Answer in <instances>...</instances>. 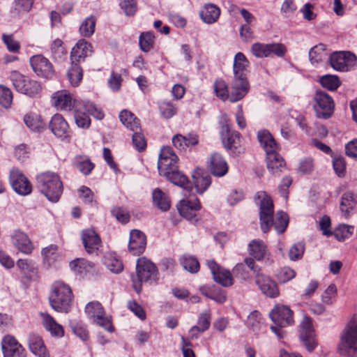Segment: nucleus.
Instances as JSON below:
<instances>
[{"instance_id": "obj_1", "label": "nucleus", "mask_w": 357, "mask_h": 357, "mask_svg": "<svg viewBox=\"0 0 357 357\" xmlns=\"http://www.w3.org/2000/svg\"><path fill=\"white\" fill-rule=\"evenodd\" d=\"M255 200L259 208L260 227L264 233H268L273 226L279 234L286 231L289 218L287 213L279 211L274 218V204L272 197L265 191L257 192Z\"/></svg>"}, {"instance_id": "obj_2", "label": "nucleus", "mask_w": 357, "mask_h": 357, "mask_svg": "<svg viewBox=\"0 0 357 357\" xmlns=\"http://www.w3.org/2000/svg\"><path fill=\"white\" fill-rule=\"evenodd\" d=\"M249 61L245 55L238 52L234 60V77L231 83L230 102H235L243 99L248 93L250 84L245 74Z\"/></svg>"}, {"instance_id": "obj_3", "label": "nucleus", "mask_w": 357, "mask_h": 357, "mask_svg": "<svg viewBox=\"0 0 357 357\" xmlns=\"http://www.w3.org/2000/svg\"><path fill=\"white\" fill-rule=\"evenodd\" d=\"M74 300L73 290L69 284L62 280L55 281L51 287L49 303L57 312L68 313Z\"/></svg>"}, {"instance_id": "obj_4", "label": "nucleus", "mask_w": 357, "mask_h": 357, "mask_svg": "<svg viewBox=\"0 0 357 357\" xmlns=\"http://www.w3.org/2000/svg\"><path fill=\"white\" fill-rule=\"evenodd\" d=\"M36 187L48 200L57 202L63 191V182L59 175L55 172L47 171L36 176Z\"/></svg>"}, {"instance_id": "obj_5", "label": "nucleus", "mask_w": 357, "mask_h": 357, "mask_svg": "<svg viewBox=\"0 0 357 357\" xmlns=\"http://www.w3.org/2000/svg\"><path fill=\"white\" fill-rule=\"evenodd\" d=\"M268 317L273 322L271 329L279 339L286 336L284 328L295 324L294 312L288 305L276 303L269 312Z\"/></svg>"}, {"instance_id": "obj_6", "label": "nucleus", "mask_w": 357, "mask_h": 357, "mask_svg": "<svg viewBox=\"0 0 357 357\" xmlns=\"http://www.w3.org/2000/svg\"><path fill=\"white\" fill-rule=\"evenodd\" d=\"M339 353L347 357L357 356V315L354 314L340 335Z\"/></svg>"}, {"instance_id": "obj_7", "label": "nucleus", "mask_w": 357, "mask_h": 357, "mask_svg": "<svg viewBox=\"0 0 357 357\" xmlns=\"http://www.w3.org/2000/svg\"><path fill=\"white\" fill-rule=\"evenodd\" d=\"M202 208L201 202L196 195L190 199H183L176 204L179 215L192 224H197L201 220L199 211Z\"/></svg>"}, {"instance_id": "obj_8", "label": "nucleus", "mask_w": 357, "mask_h": 357, "mask_svg": "<svg viewBox=\"0 0 357 357\" xmlns=\"http://www.w3.org/2000/svg\"><path fill=\"white\" fill-rule=\"evenodd\" d=\"M135 272L140 282L158 279V270L156 265L146 257H139L137 260Z\"/></svg>"}, {"instance_id": "obj_9", "label": "nucleus", "mask_w": 357, "mask_h": 357, "mask_svg": "<svg viewBox=\"0 0 357 357\" xmlns=\"http://www.w3.org/2000/svg\"><path fill=\"white\" fill-rule=\"evenodd\" d=\"M178 167V158L170 146H163L159 155L158 169L163 176Z\"/></svg>"}, {"instance_id": "obj_10", "label": "nucleus", "mask_w": 357, "mask_h": 357, "mask_svg": "<svg viewBox=\"0 0 357 357\" xmlns=\"http://www.w3.org/2000/svg\"><path fill=\"white\" fill-rule=\"evenodd\" d=\"M9 181L13 190L18 195L26 196L31 193L33 186L28 178L17 168L11 169Z\"/></svg>"}, {"instance_id": "obj_11", "label": "nucleus", "mask_w": 357, "mask_h": 357, "mask_svg": "<svg viewBox=\"0 0 357 357\" xmlns=\"http://www.w3.org/2000/svg\"><path fill=\"white\" fill-rule=\"evenodd\" d=\"M255 281L259 289L265 296L276 298L280 296V291L277 282L271 276L258 273L255 275Z\"/></svg>"}, {"instance_id": "obj_12", "label": "nucleus", "mask_w": 357, "mask_h": 357, "mask_svg": "<svg viewBox=\"0 0 357 357\" xmlns=\"http://www.w3.org/2000/svg\"><path fill=\"white\" fill-rule=\"evenodd\" d=\"M314 107L319 118L328 119L333 113L335 104L332 98L325 92L317 91L314 97Z\"/></svg>"}, {"instance_id": "obj_13", "label": "nucleus", "mask_w": 357, "mask_h": 357, "mask_svg": "<svg viewBox=\"0 0 357 357\" xmlns=\"http://www.w3.org/2000/svg\"><path fill=\"white\" fill-rule=\"evenodd\" d=\"M192 185L197 194L202 195L206 192L212 183V178L209 172L202 167H196L191 174Z\"/></svg>"}, {"instance_id": "obj_14", "label": "nucleus", "mask_w": 357, "mask_h": 357, "mask_svg": "<svg viewBox=\"0 0 357 357\" xmlns=\"http://www.w3.org/2000/svg\"><path fill=\"white\" fill-rule=\"evenodd\" d=\"M206 167L210 174L217 178L225 176L229 172V165L224 156L218 153H212L207 159Z\"/></svg>"}, {"instance_id": "obj_15", "label": "nucleus", "mask_w": 357, "mask_h": 357, "mask_svg": "<svg viewBox=\"0 0 357 357\" xmlns=\"http://www.w3.org/2000/svg\"><path fill=\"white\" fill-rule=\"evenodd\" d=\"M206 266L210 269L215 282L224 287H229L234 284V278L229 270L222 267L214 259L208 260Z\"/></svg>"}, {"instance_id": "obj_16", "label": "nucleus", "mask_w": 357, "mask_h": 357, "mask_svg": "<svg viewBox=\"0 0 357 357\" xmlns=\"http://www.w3.org/2000/svg\"><path fill=\"white\" fill-rule=\"evenodd\" d=\"M51 102L57 110L66 112L74 110L79 105L73 95L66 90L54 92L52 95Z\"/></svg>"}, {"instance_id": "obj_17", "label": "nucleus", "mask_w": 357, "mask_h": 357, "mask_svg": "<svg viewBox=\"0 0 357 357\" xmlns=\"http://www.w3.org/2000/svg\"><path fill=\"white\" fill-rule=\"evenodd\" d=\"M1 347L4 357H26L25 349L13 335H5Z\"/></svg>"}, {"instance_id": "obj_18", "label": "nucleus", "mask_w": 357, "mask_h": 357, "mask_svg": "<svg viewBox=\"0 0 357 357\" xmlns=\"http://www.w3.org/2000/svg\"><path fill=\"white\" fill-rule=\"evenodd\" d=\"M30 63L32 69L38 76L49 79L54 75L52 63L41 55L32 56Z\"/></svg>"}, {"instance_id": "obj_19", "label": "nucleus", "mask_w": 357, "mask_h": 357, "mask_svg": "<svg viewBox=\"0 0 357 357\" xmlns=\"http://www.w3.org/2000/svg\"><path fill=\"white\" fill-rule=\"evenodd\" d=\"M81 237L84 249L88 254H93L102 247L100 235L92 228L84 229Z\"/></svg>"}, {"instance_id": "obj_20", "label": "nucleus", "mask_w": 357, "mask_h": 357, "mask_svg": "<svg viewBox=\"0 0 357 357\" xmlns=\"http://www.w3.org/2000/svg\"><path fill=\"white\" fill-rule=\"evenodd\" d=\"M222 142L228 153L233 156L239 155L245 151L242 135H222Z\"/></svg>"}, {"instance_id": "obj_21", "label": "nucleus", "mask_w": 357, "mask_h": 357, "mask_svg": "<svg viewBox=\"0 0 357 357\" xmlns=\"http://www.w3.org/2000/svg\"><path fill=\"white\" fill-rule=\"evenodd\" d=\"M13 244L17 250L26 255L32 254L34 246L29 236L20 230L14 231L11 235Z\"/></svg>"}, {"instance_id": "obj_22", "label": "nucleus", "mask_w": 357, "mask_h": 357, "mask_svg": "<svg viewBox=\"0 0 357 357\" xmlns=\"http://www.w3.org/2000/svg\"><path fill=\"white\" fill-rule=\"evenodd\" d=\"M39 316L42 326L52 337L60 338L64 336L63 326L57 323L51 314L47 312H40Z\"/></svg>"}, {"instance_id": "obj_23", "label": "nucleus", "mask_w": 357, "mask_h": 357, "mask_svg": "<svg viewBox=\"0 0 357 357\" xmlns=\"http://www.w3.org/2000/svg\"><path fill=\"white\" fill-rule=\"evenodd\" d=\"M356 59V56L349 52H335L330 56L331 66L337 70L344 71Z\"/></svg>"}, {"instance_id": "obj_24", "label": "nucleus", "mask_w": 357, "mask_h": 357, "mask_svg": "<svg viewBox=\"0 0 357 357\" xmlns=\"http://www.w3.org/2000/svg\"><path fill=\"white\" fill-rule=\"evenodd\" d=\"M266 168L272 175H280L287 167L284 158L279 152L265 157Z\"/></svg>"}, {"instance_id": "obj_25", "label": "nucleus", "mask_w": 357, "mask_h": 357, "mask_svg": "<svg viewBox=\"0 0 357 357\" xmlns=\"http://www.w3.org/2000/svg\"><path fill=\"white\" fill-rule=\"evenodd\" d=\"M200 293L219 304H222L227 301V292L215 284H204L199 287Z\"/></svg>"}, {"instance_id": "obj_26", "label": "nucleus", "mask_w": 357, "mask_h": 357, "mask_svg": "<svg viewBox=\"0 0 357 357\" xmlns=\"http://www.w3.org/2000/svg\"><path fill=\"white\" fill-rule=\"evenodd\" d=\"M163 176L174 185L185 190L188 192H192V185L191 181L188 176L179 169L178 167Z\"/></svg>"}, {"instance_id": "obj_27", "label": "nucleus", "mask_w": 357, "mask_h": 357, "mask_svg": "<svg viewBox=\"0 0 357 357\" xmlns=\"http://www.w3.org/2000/svg\"><path fill=\"white\" fill-rule=\"evenodd\" d=\"M212 314L210 310H206L198 317L197 325L190 329L191 339H197L199 333L206 331L211 326Z\"/></svg>"}, {"instance_id": "obj_28", "label": "nucleus", "mask_w": 357, "mask_h": 357, "mask_svg": "<svg viewBox=\"0 0 357 357\" xmlns=\"http://www.w3.org/2000/svg\"><path fill=\"white\" fill-rule=\"evenodd\" d=\"M30 351L38 357H50L43 337L36 333H31L28 340Z\"/></svg>"}, {"instance_id": "obj_29", "label": "nucleus", "mask_w": 357, "mask_h": 357, "mask_svg": "<svg viewBox=\"0 0 357 357\" xmlns=\"http://www.w3.org/2000/svg\"><path fill=\"white\" fill-rule=\"evenodd\" d=\"M92 52L91 45L84 39L79 40L70 53L72 63H79Z\"/></svg>"}, {"instance_id": "obj_30", "label": "nucleus", "mask_w": 357, "mask_h": 357, "mask_svg": "<svg viewBox=\"0 0 357 357\" xmlns=\"http://www.w3.org/2000/svg\"><path fill=\"white\" fill-rule=\"evenodd\" d=\"M16 265L21 273L29 280L38 278V268L32 260L19 259L16 262Z\"/></svg>"}, {"instance_id": "obj_31", "label": "nucleus", "mask_w": 357, "mask_h": 357, "mask_svg": "<svg viewBox=\"0 0 357 357\" xmlns=\"http://www.w3.org/2000/svg\"><path fill=\"white\" fill-rule=\"evenodd\" d=\"M357 205V195L353 192L347 191L343 193L340 208L345 218H349L351 215L352 211Z\"/></svg>"}, {"instance_id": "obj_32", "label": "nucleus", "mask_w": 357, "mask_h": 357, "mask_svg": "<svg viewBox=\"0 0 357 357\" xmlns=\"http://www.w3.org/2000/svg\"><path fill=\"white\" fill-rule=\"evenodd\" d=\"M41 255L43 257V263L47 268L54 266L60 258L58 246L53 244L43 248Z\"/></svg>"}, {"instance_id": "obj_33", "label": "nucleus", "mask_w": 357, "mask_h": 357, "mask_svg": "<svg viewBox=\"0 0 357 357\" xmlns=\"http://www.w3.org/2000/svg\"><path fill=\"white\" fill-rule=\"evenodd\" d=\"M257 137L260 146L266 153V156L280 151V145L275 139L273 135H257Z\"/></svg>"}, {"instance_id": "obj_34", "label": "nucleus", "mask_w": 357, "mask_h": 357, "mask_svg": "<svg viewBox=\"0 0 357 357\" xmlns=\"http://www.w3.org/2000/svg\"><path fill=\"white\" fill-rule=\"evenodd\" d=\"M220 15V8L213 3L206 4L199 12L200 17L207 24L215 22L219 18Z\"/></svg>"}, {"instance_id": "obj_35", "label": "nucleus", "mask_w": 357, "mask_h": 357, "mask_svg": "<svg viewBox=\"0 0 357 357\" xmlns=\"http://www.w3.org/2000/svg\"><path fill=\"white\" fill-rule=\"evenodd\" d=\"M198 135H174L172 137L173 145L179 150H185L188 147L195 146L198 144Z\"/></svg>"}, {"instance_id": "obj_36", "label": "nucleus", "mask_w": 357, "mask_h": 357, "mask_svg": "<svg viewBox=\"0 0 357 357\" xmlns=\"http://www.w3.org/2000/svg\"><path fill=\"white\" fill-rule=\"evenodd\" d=\"M152 199L153 204L163 211H168L171 207L169 197L159 188L153 190Z\"/></svg>"}, {"instance_id": "obj_37", "label": "nucleus", "mask_w": 357, "mask_h": 357, "mask_svg": "<svg viewBox=\"0 0 357 357\" xmlns=\"http://www.w3.org/2000/svg\"><path fill=\"white\" fill-rule=\"evenodd\" d=\"M23 120L30 131L33 132H43L45 124L40 115L36 113H28L24 115Z\"/></svg>"}, {"instance_id": "obj_38", "label": "nucleus", "mask_w": 357, "mask_h": 357, "mask_svg": "<svg viewBox=\"0 0 357 357\" xmlns=\"http://www.w3.org/2000/svg\"><path fill=\"white\" fill-rule=\"evenodd\" d=\"M49 128L53 134H66L68 130V124L59 114H54L49 123Z\"/></svg>"}, {"instance_id": "obj_39", "label": "nucleus", "mask_w": 357, "mask_h": 357, "mask_svg": "<svg viewBox=\"0 0 357 357\" xmlns=\"http://www.w3.org/2000/svg\"><path fill=\"white\" fill-rule=\"evenodd\" d=\"M179 262L185 271L192 274L197 273L200 271V264L195 256L183 255L179 258Z\"/></svg>"}, {"instance_id": "obj_40", "label": "nucleus", "mask_w": 357, "mask_h": 357, "mask_svg": "<svg viewBox=\"0 0 357 357\" xmlns=\"http://www.w3.org/2000/svg\"><path fill=\"white\" fill-rule=\"evenodd\" d=\"M70 269L78 275L86 274L94 268V264L84 258H77L70 262Z\"/></svg>"}, {"instance_id": "obj_41", "label": "nucleus", "mask_w": 357, "mask_h": 357, "mask_svg": "<svg viewBox=\"0 0 357 357\" xmlns=\"http://www.w3.org/2000/svg\"><path fill=\"white\" fill-rule=\"evenodd\" d=\"M103 264L110 271L115 273H119L123 269L122 261L113 252L105 253L103 257Z\"/></svg>"}, {"instance_id": "obj_42", "label": "nucleus", "mask_w": 357, "mask_h": 357, "mask_svg": "<svg viewBox=\"0 0 357 357\" xmlns=\"http://www.w3.org/2000/svg\"><path fill=\"white\" fill-rule=\"evenodd\" d=\"M266 252V245L261 240H252L249 243V254L256 260L264 259Z\"/></svg>"}, {"instance_id": "obj_43", "label": "nucleus", "mask_w": 357, "mask_h": 357, "mask_svg": "<svg viewBox=\"0 0 357 357\" xmlns=\"http://www.w3.org/2000/svg\"><path fill=\"white\" fill-rule=\"evenodd\" d=\"M331 158H333V167L335 174L338 177L344 178L347 174V162L344 157L341 154L333 153Z\"/></svg>"}, {"instance_id": "obj_44", "label": "nucleus", "mask_w": 357, "mask_h": 357, "mask_svg": "<svg viewBox=\"0 0 357 357\" xmlns=\"http://www.w3.org/2000/svg\"><path fill=\"white\" fill-rule=\"evenodd\" d=\"M155 36L151 31L143 32L139 37V46L144 52H150L154 46Z\"/></svg>"}, {"instance_id": "obj_45", "label": "nucleus", "mask_w": 357, "mask_h": 357, "mask_svg": "<svg viewBox=\"0 0 357 357\" xmlns=\"http://www.w3.org/2000/svg\"><path fill=\"white\" fill-rule=\"evenodd\" d=\"M75 165L85 176L90 174L95 167L89 158L81 155L75 158Z\"/></svg>"}, {"instance_id": "obj_46", "label": "nucleus", "mask_w": 357, "mask_h": 357, "mask_svg": "<svg viewBox=\"0 0 357 357\" xmlns=\"http://www.w3.org/2000/svg\"><path fill=\"white\" fill-rule=\"evenodd\" d=\"M85 312L90 319L94 321L98 317L100 318V316H103L105 312L100 303L93 301L86 305Z\"/></svg>"}, {"instance_id": "obj_47", "label": "nucleus", "mask_w": 357, "mask_h": 357, "mask_svg": "<svg viewBox=\"0 0 357 357\" xmlns=\"http://www.w3.org/2000/svg\"><path fill=\"white\" fill-rule=\"evenodd\" d=\"M327 56L328 54L326 52V46L324 44L315 45L309 52V58L312 64L322 61Z\"/></svg>"}, {"instance_id": "obj_48", "label": "nucleus", "mask_w": 357, "mask_h": 357, "mask_svg": "<svg viewBox=\"0 0 357 357\" xmlns=\"http://www.w3.org/2000/svg\"><path fill=\"white\" fill-rule=\"evenodd\" d=\"M68 77L71 85L73 86H78L82 79V70L78 65L77 62L72 63L70 69L68 71Z\"/></svg>"}, {"instance_id": "obj_49", "label": "nucleus", "mask_w": 357, "mask_h": 357, "mask_svg": "<svg viewBox=\"0 0 357 357\" xmlns=\"http://www.w3.org/2000/svg\"><path fill=\"white\" fill-rule=\"evenodd\" d=\"M75 121L77 126L79 128H88L91 123V119L88 113L84 110L82 111L80 105L74 109Z\"/></svg>"}, {"instance_id": "obj_50", "label": "nucleus", "mask_w": 357, "mask_h": 357, "mask_svg": "<svg viewBox=\"0 0 357 357\" xmlns=\"http://www.w3.org/2000/svg\"><path fill=\"white\" fill-rule=\"evenodd\" d=\"M262 315L258 310H253L248 317L247 326L254 332H257L260 330Z\"/></svg>"}, {"instance_id": "obj_51", "label": "nucleus", "mask_w": 357, "mask_h": 357, "mask_svg": "<svg viewBox=\"0 0 357 357\" xmlns=\"http://www.w3.org/2000/svg\"><path fill=\"white\" fill-rule=\"evenodd\" d=\"M299 336L314 334L316 333L315 328L313 325L312 319L307 314H304L302 320L299 324Z\"/></svg>"}, {"instance_id": "obj_52", "label": "nucleus", "mask_w": 357, "mask_h": 357, "mask_svg": "<svg viewBox=\"0 0 357 357\" xmlns=\"http://www.w3.org/2000/svg\"><path fill=\"white\" fill-rule=\"evenodd\" d=\"M52 56L55 61H61L66 54V50L60 39L54 40L50 47Z\"/></svg>"}, {"instance_id": "obj_53", "label": "nucleus", "mask_w": 357, "mask_h": 357, "mask_svg": "<svg viewBox=\"0 0 357 357\" xmlns=\"http://www.w3.org/2000/svg\"><path fill=\"white\" fill-rule=\"evenodd\" d=\"M301 341L306 350L312 353L319 345V341L316 333L299 336Z\"/></svg>"}, {"instance_id": "obj_54", "label": "nucleus", "mask_w": 357, "mask_h": 357, "mask_svg": "<svg viewBox=\"0 0 357 357\" xmlns=\"http://www.w3.org/2000/svg\"><path fill=\"white\" fill-rule=\"evenodd\" d=\"M320 84L330 91H335L340 86V81L336 75H326L320 78Z\"/></svg>"}, {"instance_id": "obj_55", "label": "nucleus", "mask_w": 357, "mask_h": 357, "mask_svg": "<svg viewBox=\"0 0 357 357\" xmlns=\"http://www.w3.org/2000/svg\"><path fill=\"white\" fill-rule=\"evenodd\" d=\"M305 250L304 242H297L293 244L289 250V257L291 261H298L302 259Z\"/></svg>"}, {"instance_id": "obj_56", "label": "nucleus", "mask_w": 357, "mask_h": 357, "mask_svg": "<svg viewBox=\"0 0 357 357\" xmlns=\"http://www.w3.org/2000/svg\"><path fill=\"white\" fill-rule=\"evenodd\" d=\"M28 77L20 74L19 72L14 70L10 73V79L15 89L22 93L25 91L24 86Z\"/></svg>"}, {"instance_id": "obj_57", "label": "nucleus", "mask_w": 357, "mask_h": 357, "mask_svg": "<svg viewBox=\"0 0 357 357\" xmlns=\"http://www.w3.org/2000/svg\"><path fill=\"white\" fill-rule=\"evenodd\" d=\"M96 19L94 17L91 16L86 18L81 24L79 27V32L81 35L84 37L91 36L95 31Z\"/></svg>"}, {"instance_id": "obj_58", "label": "nucleus", "mask_w": 357, "mask_h": 357, "mask_svg": "<svg viewBox=\"0 0 357 357\" xmlns=\"http://www.w3.org/2000/svg\"><path fill=\"white\" fill-rule=\"evenodd\" d=\"M147 238L146 234L140 230L135 229V255H142L146 248Z\"/></svg>"}, {"instance_id": "obj_59", "label": "nucleus", "mask_w": 357, "mask_h": 357, "mask_svg": "<svg viewBox=\"0 0 357 357\" xmlns=\"http://www.w3.org/2000/svg\"><path fill=\"white\" fill-rule=\"evenodd\" d=\"M296 275V273L293 268L284 266L278 271L275 277L280 283H286L294 278Z\"/></svg>"}, {"instance_id": "obj_60", "label": "nucleus", "mask_w": 357, "mask_h": 357, "mask_svg": "<svg viewBox=\"0 0 357 357\" xmlns=\"http://www.w3.org/2000/svg\"><path fill=\"white\" fill-rule=\"evenodd\" d=\"M214 91L216 96L222 100L230 99L231 93L229 94L228 87L226 82L222 79L216 80L214 84Z\"/></svg>"}, {"instance_id": "obj_61", "label": "nucleus", "mask_w": 357, "mask_h": 357, "mask_svg": "<svg viewBox=\"0 0 357 357\" xmlns=\"http://www.w3.org/2000/svg\"><path fill=\"white\" fill-rule=\"evenodd\" d=\"M13 102V93L10 89L0 85V105L8 109Z\"/></svg>"}, {"instance_id": "obj_62", "label": "nucleus", "mask_w": 357, "mask_h": 357, "mask_svg": "<svg viewBox=\"0 0 357 357\" xmlns=\"http://www.w3.org/2000/svg\"><path fill=\"white\" fill-rule=\"evenodd\" d=\"M292 183L293 178L291 176L287 175L282 178L278 185V191L280 195L286 200H287L289 198V188Z\"/></svg>"}, {"instance_id": "obj_63", "label": "nucleus", "mask_w": 357, "mask_h": 357, "mask_svg": "<svg viewBox=\"0 0 357 357\" xmlns=\"http://www.w3.org/2000/svg\"><path fill=\"white\" fill-rule=\"evenodd\" d=\"M71 328L73 333L82 340L86 341L89 339V331L86 326L82 322H73L71 324Z\"/></svg>"}, {"instance_id": "obj_64", "label": "nucleus", "mask_w": 357, "mask_h": 357, "mask_svg": "<svg viewBox=\"0 0 357 357\" xmlns=\"http://www.w3.org/2000/svg\"><path fill=\"white\" fill-rule=\"evenodd\" d=\"M161 115L165 119H170L174 116L177 112L176 107L170 102H161L159 106Z\"/></svg>"}]
</instances>
